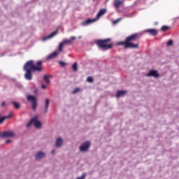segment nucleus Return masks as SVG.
<instances>
[{"mask_svg":"<svg viewBox=\"0 0 179 179\" xmlns=\"http://www.w3.org/2000/svg\"><path fill=\"white\" fill-rule=\"evenodd\" d=\"M23 69L25 71V79L27 80H31V79H33L32 72H43V71H44V66H43V61L39 60L36 62V65H34V61L29 60L25 63Z\"/></svg>","mask_w":179,"mask_h":179,"instance_id":"obj_1","label":"nucleus"},{"mask_svg":"<svg viewBox=\"0 0 179 179\" xmlns=\"http://www.w3.org/2000/svg\"><path fill=\"white\" fill-rule=\"evenodd\" d=\"M139 34H134L127 37H126L124 41L118 42L117 45H123L124 50H128V48H139Z\"/></svg>","mask_w":179,"mask_h":179,"instance_id":"obj_2","label":"nucleus"},{"mask_svg":"<svg viewBox=\"0 0 179 179\" xmlns=\"http://www.w3.org/2000/svg\"><path fill=\"white\" fill-rule=\"evenodd\" d=\"M111 41V38H108L103 40H97L95 41L96 45L102 50H111L113 48V44L109 43Z\"/></svg>","mask_w":179,"mask_h":179,"instance_id":"obj_3","label":"nucleus"},{"mask_svg":"<svg viewBox=\"0 0 179 179\" xmlns=\"http://www.w3.org/2000/svg\"><path fill=\"white\" fill-rule=\"evenodd\" d=\"M107 13V10L106 8H102L101 9L97 15H96V17L91 20V19H88L86 21L83 22L82 23L83 26H86V24H90V23H94V22H96V20H97V19H100V17H101V16H103V15H105V13Z\"/></svg>","mask_w":179,"mask_h":179,"instance_id":"obj_4","label":"nucleus"},{"mask_svg":"<svg viewBox=\"0 0 179 179\" xmlns=\"http://www.w3.org/2000/svg\"><path fill=\"white\" fill-rule=\"evenodd\" d=\"M27 100L31 101L32 109L36 111L37 110V98L33 95H27Z\"/></svg>","mask_w":179,"mask_h":179,"instance_id":"obj_5","label":"nucleus"},{"mask_svg":"<svg viewBox=\"0 0 179 179\" xmlns=\"http://www.w3.org/2000/svg\"><path fill=\"white\" fill-rule=\"evenodd\" d=\"M37 118H38V117H35L32 118L29 123L27 125V127H30V125H31V124L34 123L35 128H40L41 127V122L37 120Z\"/></svg>","mask_w":179,"mask_h":179,"instance_id":"obj_6","label":"nucleus"},{"mask_svg":"<svg viewBox=\"0 0 179 179\" xmlns=\"http://www.w3.org/2000/svg\"><path fill=\"white\" fill-rule=\"evenodd\" d=\"M90 147V142L86 141L80 146V152H87V149Z\"/></svg>","mask_w":179,"mask_h":179,"instance_id":"obj_7","label":"nucleus"},{"mask_svg":"<svg viewBox=\"0 0 179 179\" xmlns=\"http://www.w3.org/2000/svg\"><path fill=\"white\" fill-rule=\"evenodd\" d=\"M1 138H12L15 136V133H13V131H7L1 133Z\"/></svg>","mask_w":179,"mask_h":179,"instance_id":"obj_8","label":"nucleus"},{"mask_svg":"<svg viewBox=\"0 0 179 179\" xmlns=\"http://www.w3.org/2000/svg\"><path fill=\"white\" fill-rule=\"evenodd\" d=\"M123 2L124 0H115L113 3V6L115 8V9H120V6L122 5Z\"/></svg>","mask_w":179,"mask_h":179,"instance_id":"obj_9","label":"nucleus"},{"mask_svg":"<svg viewBox=\"0 0 179 179\" xmlns=\"http://www.w3.org/2000/svg\"><path fill=\"white\" fill-rule=\"evenodd\" d=\"M75 40H76V37H75V36H71L69 40H68V39H64L62 43L64 45H66L71 44L72 41H75Z\"/></svg>","mask_w":179,"mask_h":179,"instance_id":"obj_10","label":"nucleus"},{"mask_svg":"<svg viewBox=\"0 0 179 179\" xmlns=\"http://www.w3.org/2000/svg\"><path fill=\"white\" fill-rule=\"evenodd\" d=\"M147 76H152L153 78H159V73L156 70H151L147 74Z\"/></svg>","mask_w":179,"mask_h":179,"instance_id":"obj_11","label":"nucleus"},{"mask_svg":"<svg viewBox=\"0 0 179 179\" xmlns=\"http://www.w3.org/2000/svg\"><path fill=\"white\" fill-rule=\"evenodd\" d=\"M13 114L12 113H10L7 116H3V117H1V115H0V124H3V122L6 120H8L9 118H12L13 117Z\"/></svg>","mask_w":179,"mask_h":179,"instance_id":"obj_12","label":"nucleus"},{"mask_svg":"<svg viewBox=\"0 0 179 179\" xmlns=\"http://www.w3.org/2000/svg\"><path fill=\"white\" fill-rule=\"evenodd\" d=\"M57 33H58V29L53 31L52 34H49L48 36H45L43 38V41H45L46 40H48L49 38H52V37H54L57 34Z\"/></svg>","mask_w":179,"mask_h":179,"instance_id":"obj_13","label":"nucleus"},{"mask_svg":"<svg viewBox=\"0 0 179 179\" xmlns=\"http://www.w3.org/2000/svg\"><path fill=\"white\" fill-rule=\"evenodd\" d=\"M147 33H149L151 36H157V30L155 29H150L146 30Z\"/></svg>","mask_w":179,"mask_h":179,"instance_id":"obj_14","label":"nucleus"},{"mask_svg":"<svg viewBox=\"0 0 179 179\" xmlns=\"http://www.w3.org/2000/svg\"><path fill=\"white\" fill-rule=\"evenodd\" d=\"M52 78V75H45L43 76V80L45 83L46 85H50V78Z\"/></svg>","mask_w":179,"mask_h":179,"instance_id":"obj_15","label":"nucleus"},{"mask_svg":"<svg viewBox=\"0 0 179 179\" xmlns=\"http://www.w3.org/2000/svg\"><path fill=\"white\" fill-rule=\"evenodd\" d=\"M59 52H53L52 53H51L50 55H49L47 57V59H52V58H55V57H57L58 55Z\"/></svg>","mask_w":179,"mask_h":179,"instance_id":"obj_16","label":"nucleus"},{"mask_svg":"<svg viewBox=\"0 0 179 179\" xmlns=\"http://www.w3.org/2000/svg\"><path fill=\"white\" fill-rule=\"evenodd\" d=\"M45 155L43 152H40L36 155L35 157L36 160H40V159H43V157H44Z\"/></svg>","mask_w":179,"mask_h":179,"instance_id":"obj_17","label":"nucleus"},{"mask_svg":"<svg viewBox=\"0 0 179 179\" xmlns=\"http://www.w3.org/2000/svg\"><path fill=\"white\" fill-rule=\"evenodd\" d=\"M55 145H56V148H61V146H62V138H58L56 140Z\"/></svg>","mask_w":179,"mask_h":179,"instance_id":"obj_18","label":"nucleus"},{"mask_svg":"<svg viewBox=\"0 0 179 179\" xmlns=\"http://www.w3.org/2000/svg\"><path fill=\"white\" fill-rule=\"evenodd\" d=\"M124 94H127V91H117V92L116 93V97H121V96H124Z\"/></svg>","mask_w":179,"mask_h":179,"instance_id":"obj_19","label":"nucleus"},{"mask_svg":"<svg viewBox=\"0 0 179 179\" xmlns=\"http://www.w3.org/2000/svg\"><path fill=\"white\" fill-rule=\"evenodd\" d=\"M50 106V99H45V113H48V106Z\"/></svg>","mask_w":179,"mask_h":179,"instance_id":"obj_20","label":"nucleus"},{"mask_svg":"<svg viewBox=\"0 0 179 179\" xmlns=\"http://www.w3.org/2000/svg\"><path fill=\"white\" fill-rule=\"evenodd\" d=\"M170 29V27L164 25L161 28V31H166V30H169Z\"/></svg>","mask_w":179,"mask_h":179,"instance_id":"obj_21","label":"nucleus"},{"mask_svg":"<svg viewBox=\"0 0 179 179\" xmlns=\"http://www.w3.org/2000/svg\"><path fill=\"white\" fill-rule=\"evenodd\" d=\"M73 70L74 72L78 71V63H74L72 66Z\"/></svg>","mask_w":179,"mask_h":179,"instance_id":"obj_22","label":"nucleus"},{"mask_svg":"<svg viewBox=\"0 0 179 179\" xmlns=\"http://www.w3.org/2000/svg\"><path fill=\"white\" fill-rule=\"evenodd\" d=\"M64 43L62 42L59 45V52H62L64 48Z\"/></svg>","mask_w":179,"mask_h":179,"instance_id":"obj_23","label":"nucleus"},{"mask_svg":"<svg viewBox=\"0 0 179 179\" xmlns=\"http://www.w3.org/2000/svg\"><path fill=\"white\" fill-rule=\"evenodd\" d=\"M12 104L14 106L15 108H20V105L17 102H12Z\"/></svg>","mask_w":179,"mask_h":179,"instance_id":"obj_24","label":"nucleus"},{"mask_svg":"<svg viewBox=\"0 0 179 179\" xmlns=\"http://www.w3.org/2000/svg\"><path fill=\"white\" fill-rule=\"evenodd\" d=\"M78 92H80V88H75L73 91V94H75L78 93Z\"/></svg>","mask_w":179,"mask_h":179,"instance_id":"obj_25","label":"nucleus"},{"mask_svg":"<svg viewBox=\"0 0 179 179\" xmlns=\"http://www.w3.org/2000/svg\"><path fill=\"white\" fill-rule=\"evenodd\" d=\"M87 81L89 82V83H93V78L92 77H88L87 78Z\"/></svg>","mask_w":179,"mask_h":179,"instance_id":"obj_26","label":"nucleus"},{"mask_svg":"<svg viewBox=\"0 0 179 179\" xmlns=\"http://www.w3.org/2000/svg\"><path fill=\"white\" fill-rule=\"evenodd\" d=\"M60 66H66V63L65 62H59Z\"/></svg>","mask_w":179,"mask_h":179,"instance_id":"obj_27","label":"nucleus"},{"mask_svg":"<svg viewBox=\"0 0 179 179\" xmlns=\"http://www.w3.org/2000/svg\"><path fill=\"white\" fill-rule=\"evenodd\" d=\"M167 45H173V41L172 40H169L167 43Z\"/></svg>","mask_w":179,"mask_h":179,"instance_id":"obj_28","label":"nucleus"},{"mask_svg":"<svg viewBox=\"0 0 179 179\" xmlns=\"http://www.w3.org/2000/svg\"><path fill=\"white\" fill-rule=\"evenodd\" d=\"M86 177V174L83 173L81 177L78 178L77 179H85Z\"/></svg>","mask_w":179,"mask_h":179,"instance_id":"obj_29","label":"nucleus"},{"mask_svg":"<svg viewBox=\"0 0 179 179\" xmlns=\"http://www.w3.org/2000/svg\"><path fill=\"white\" fill-rule=\"evenodd\" d=\"M120 20H121V18H119L118 20H115V21L113 22V24H117V23H118V22H120Z\"/></svg>","mask_w":179,"mask_h":179,"instance_id":"obj_30","label":"nucleus"},{"mask_svg":"<svg viewBox=\"0 0 179 179\" xmlns=\"http://www.w3.org/2000/svg\"><path fill=\"white\" fill-rule=\"evenodd\" d=\"M41 87H42V89H47V85L43 84V85H41Z\"/></svg>","mask_w":179,"mask_h":179,"instance_id":"obj_31","label":"nucleus"},{"mask_svg":"<svg viewBox=\"0 0 179 179\" xmlns=\"http://www.w3.org/2000/svg\"><path fill=\"white\" fill-rule=\"evenodd\" d=\"M6 143H10V140H7V141H6Z\"/></svg>","mask_w":179,"mask_h":179,"instance_id":"obj_32","label":"nucleus"},{"mask_svg":"<svg viewBox=\"0 0 179 179\" xmlns=\"http://www.w3.org/2000/svg\"><path fill=\"white\" fill-rule=\"evenodd\" d=\"M3 106H5V102H2L1 103V107H3Z\"/></svg>","mask_w":179,"mask_h":179,"instance_id":"obj_33","label":"nucleus"},{"mask_svg":"<svg viewBox=\"0 0 179 179\" xmlns=\"http://www.w3.org/2000/svg\"><path fill=\"white\" fill-rule=\"evenodd\" d=\"M54 153H55V150H52V155H54Z\"/></svg>","mask_w":179,"mask_h":179,"instance_id":"obj_34","label":"nucleus"},{"mask_svg":"<svg viewBox=\"0 0 179 179\" xmlns=\"http://www.w3.org/2000/svg\"><path fill=\"white\" fill-rule=\"evenodd\" d=\"M106 2H108V0H106Z\"/></svg>","mask_w":179,"mask_h":179,"instance_id":"obj_35","label":"nucleus"},{"mask_svg":"<svg viewBox=\"0 0 179 179\" xmlns=\"http://www.w3.org/2000/svg\"><path fill=\"white\" fill-rule=\"evenodd\" d=\"M155 24H157V22H156Z\"/></svg>","mask_w":179,"mask_h":179,"instance_id":"obj_36","label":"nucleus"},{"mask_svg":"<svg viewBox=\"0 0 179 179\" xmlns=\"http://www.w3.org/2000/svg\"><path fill=\"white\" fill-rule=\"evenodd\" d=\"M93 1H96V0H93Z\"/></svg>","mask_w":179,"mask_h":179,"instance_id":"obj_37","label":"nucleus"}]
</instances>
